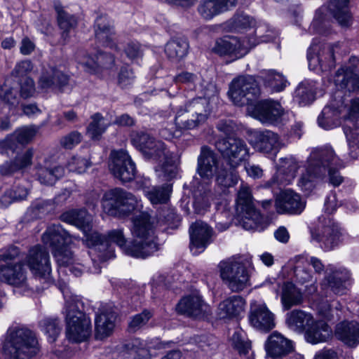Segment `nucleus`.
I'll list each match as a JSON object with an SVG mask.
<instances>
[{"mask_svg":"<svg viewBox=\"0 0 359 359\" xmlns=\"http://www.w3.org/2000/svg\"><path fill=\"white\" fill-rule=\"evenodd\" d=\"M231 24L235 30L240 32L255 27V20L248 15L241 13L233 18Z\"/></svg>","mask_w":359,"mask_h":359,"instance_id":"nucleus-62","label":"nucleus"},{"mask_svg":"<svg viewBox=\"0 0 359 359\" xmlns=\"http://www.w3.org/2000/svg\"><path fill=\"white\" fill-rule=\"evenodd\" d=\"M217 157L212 150L207 146H203L198 157L197 172L202 178L210 179L215 173Z\"/></svg>","mask_w":359,"mask_h":359,"instance_id":"nucleus-37","label":"nucleus"},{"mask_svg":"<svg viewBox=\"0 0 359 359\" xmlns=\"http://www.w3.org/2000/svg\"><path fill=\"white\" fill-rule=\"evenodd\" d=\"M37 130L38 128L35 126H22L17 128L13 134L21 146H25L34 137Z\"/></svg>","mask_w":359,"mask_h":359,"instance_id":"nucleus-59","label":"nucleus"},{"mask_svg":"<svg viewBox=\"0 0 359 359\" xmlns=\"http://www.w3.org/2000/svg\"><path fill=\"white\" fill-rule=\"evenodd\" d=\"M76 58L85 70L91 74L97 73L103 69H111L115 62L111 54L103 52H98L95 58L86 52L80 50L76 53Z\"/></svg>","mask_w":359,"mask_h":359,"instance_id":"nucleus-21","label":"nucleus"},{"mask_svg":"<svg viewBox=\"0 0 359 359\" xmlns=\"http://www.w3.org/2000/svg\"><path fill=\"white\" fill-rule=\"evenodd\" d=\"M25 262L32 273L46 282L50 280L51 266L48 251L41 245L32 247L26 257Z\"/></svg>","mask_w":359,"mask_h":359,"instance_id":"nucleus-14","label":"nucleus"},{"mask_svg":"<svg viewBox=\"0 0 359 359\" xmlns=\"http://www.w3.org/2000/svg\"><path fill=\"white\" fill-rule=\"evenodd\" d=\"M300 168L299 162L294 158H280V165L276 174L267 182L268 187L275 184L278 187L290 184L296 176L297 170Z\"/></svg>","mask_w":359,"mask_h":359,"instance_id":"nucleus-28","label":"nucleus"},{"mask_svg":"<svg viewBox=\"0 0 359 359\" xmlns=\"http://www.w3.org/2000/svg\"><path fill=\"white\" fill-rule=\"evenodd\" d=\"M187 120H196V117L191 116L190 113H188L187 110L182 109V107H180L177 109L175 117V126L180 130H193L199 127L201 125L204 123H196L195 126H190V124L187 123Z\"/></svg>","mask_w":359,"mask_h":359,"instance_id":"nucleus-55","label":"nucleus"},{"mask_svg":"<svg viewBox=\"0 0 359 359\" xmlns=\"http://www.w3.org/2000/svg\"><path fill=\"white\" fill-rule=\"evenodd\" d=\"M101 203L105 213L116 217L128 216L142 206L140 201L134 194L121 188L107 191Z\"/></svg>","mask_w":359,"mask_h":359,"instance_id":"nucleus-5","label":"nucleus"},{"mask_svg":"<svg viewBox=\"0 0 359 359\" xmlns=\"http://www.w3.org/2000/svg\"><path fill=\"white\" fill-rule=\"evenodd\" d=\"M339 47V43L316 44L314 42L308 50L307 58L309 64L318 62L323 72L330 71L335 67L334 52Z\"/></svg>","mask_w":359,"mask_h":359,"instance_id":"nucleus-17","label":"nucleus"},{"mask_svg":"<svg viewBox=\"0 0 359 359\" xmlns=\"http://www.w3.org/2000/svg\"><path fill=\"white\" fill-rule=\"evenodd\" d=\"M294 96L300 105L310 104L315 97L313 85L308 81L302 82L297 87Z\"/></svg>","mask_w":359,"mask_h":359,"instance_id":"nucleus-49","label":"nucleus"},{"mask_svg":"<svg viewBox=\"0 0 359 359\" xmlns=\"http://www.w3.org/2000/svg\"><path fill=\"white\" fill-rule=\"evenodd\" d=\"M131 142L142 154L151 146L155 139L144 131H134L131 133Z\"/></svg>","mask_w":359,"mask_h":359,"instance_id":"nucleus-57","label":"nucleus"},{"mask_svg":"<svg viewBox=\"0 0 359 359\" xmlns=\"http://www.w3.org/2000/svg\"><path fill=\"white\" fill-rule=\"evenodd\" d=\"M91 122L87 127V135L94 140H97L106 131L110 125L100 113H96L91 116Z\"/></svg>","mask_w":359,"mask_h":359,"instance_id":"nucleus-46","label":"nucleus"},{"mask_svg":"<svg viewBox=\"0 0 359 359\" xmlns=\"http://www.w3.org/2000/svg\"><path fill=\"white\" fill-rule=\"evenodd\" d=\"M339 159L331 147L313 149L306 161L305 170L298 180V186L302 191H310L314 187V180L326 173L327 163H338Z\"/></svg>","mask_w":359,"mask_h":359,"instance_id":"nucleus-3","label":"nucleus"},{"mask_svg":"<svg viewBox=\"0 0 359 359\" xmlns=\"http://www.w3.org/2000/svg\"><path fill=\"white\" fill-rule=\"evenodd\" d=\"M94 32L100 44L111 49H118L114 27L106 15L97 17L94 23Z\"/></svg>","mask_w":359,"mask_h":359,"instance_id":"nucleus-29","label":"nucleus"},{"mask_svg":"<svg viewBox=\"0 0 359 359\" xmlns=\"http://www.w3.org/2000/svg\"><path fill=\"white\" fill-rule=\"evenodd\" d=\"M312 239L319 243L325 251L333 250L341 241V233L339 224L330 217L318 218L316 229L311 232Z\"/></svg>","mask_w":359,"mask_h":359,"instance_id":"nucleus-9","label":"nucleus"},{"mask_svg":"<svg viewBox=\"0 0 359 359\" xmlns=\"http://www.w3.org/2000/svg\"><path fill=\"white\" fill-rule=\"evenodd\" d=\"M336 337L350 348L359 345V323L356 321H343L336 326Z\"/></svg>","mask_w":359,"mask_h":359,"instance_id":"nucleus-35","label":"nucleus"},{"mask_svg":"<svg viewBox=\"0 0 359 359\" xmlns=\"http://www.w3.org/2000/svg\"><path fill=\"white\" fill-rule=\"evenodd\" d=\"M334 83L340 89L346 90L348 92L359 90V74L351 68L346 69L341 68L337 70Z\"/></svg>","mask_w":359,"mask_h":359,"instance_id":"nucleus-38","label":"nucleus"},{"mask_svg":"<svg viewBox=\"0 0 359 359\" xmlns=\"http://www.w3.org/2000/svg\"><path fill=\"white\" fill-rule=\"evenodd\" d=\"M236 212L243 219V226L247 230L259 229L262 217L255 208L250 187L242 183L236 201Z\"/></svg>","mask_w":359,"mask_h":359,"instance_id":"nucleus-7","label":"nucleus"},{"mask_svg":"<svg viewBox=\"0 0 359 359\" xmlns=\"http://www.w3.org/2000/svg\"><path fill=\"white\" fill-rule=\"evenodd\" d=\"M147 182H144L142 186L144 192L147 198L152 204L165 203L169 200V191L168 187H153L151 188L147 187Z\"/></svg>","mask_w":359,"mask_h":359,"instance_id":"nucleus-47","label":"nucleus"},{"mask_svg":"<svg viewBox=\"0 0 359 359\" xmlns=\"http://www.w3.org/2000/svg\"><path fill=\"white\" fill-rule=\"evenodd\" d=\"M215 146L232 168L238 167L250 156L249 148L246 142L239 137H229L218 139Z\"/></svg>","mask_w":359,"mask_h":359,"instance_id":"nucleus-8","label":"nucleus"},{"mask_svg":"<svg viewBox=\"0 0 359 359\" xmlns=\"http://www.w3.org/2000/svg\"><path fill=\"white\" fill-rule=\"evenodd\" d=\"M0 283L20 290L23 292L30 290L27 282V271L22 262L0 264Z\"/></svg>","mask_w":359,"mask_h":359,"instance_id":"nucleus-13","label":"nucleus"},{"mask_svg":"<svg viewBox=\"0 0 359 359\" xmlns=\"http://www.w3.org/2000/svg\"><path fill=\"white\" fill-rule=\"evenodd\" d=\"M189 233V248L193 255H198L203 252L212 243V229L202 221H197L191 224Z\"/></svg>","mask_w":359,"mask_h":359,"instance_id":"nucleus-19","label":"nucleus"},{"mask_svg":"<svg viewBox=\"0 0 359 359\" xmlns=\"http://www.w3.org/2000/svg\"><path fill=\"white\" fill-rule=\"evenodd\" d=\"M62 222L72 224L83 233H88L92 229L93 218L86 210H72L60 215Z\"/></svg>","mask_w":359,"mask_h":359,"instance_id":"nucleus-36","label":"nucleus"},{"mask_svg":"<svg viewBox=\"0 0 359 359\" xmlns=\"http://www.w3.org/2000/svg\"><path fill=\"white\" fill-rule=\"evenodd\" d=\"M86 237V242L88 247L97 248L100 250H107V239L106 235L101 234L97 231L83 233Z\"/></svg>","mask_w":359,"mask_h":359,"instance_id":"nucleus-58","label":"nucleus"},{"mask_svg":"<svg viewBox=\"0 0 359 359\" xmlns=\"http://www.w3.org/2000/svg\"><path fill=\"white\" fill-rule=\"evenodd\" d=\"M38 180L43 184L53 185L65 175V168L61 165L46 168L41 165L36 167Z\"/></svg>","mask_w":359,"mask_h":359,"instance_id":"nucleus-45","label":"nucleus"},{"mask_svg":"<svg viewBox=\"0 0 359 359\" xmlns=\"http://www.w3.org/2000/svg\"><path fill=\"white\" fill-rule=\"evenodd\" d=\"M336 97L340 98L337 100L336 98L332 100L330 103L325 106L321 114L318 117V126L325 130L334 128L339 124V117L340 114L346 111V105L341 100L343 95L341 91L336 93Z\"/></svg>","mask_w":359,"mask_h":359,"instance_id":"nucleus-20","label":"nucleus"},{"mask_svg":"<svg viewBox=\"0 0 359 359\" xmlns=\"http://www.w3.org/2000/svg\"><path fill=\"white\" fill-rule=\"evenodd\" d=\"M43 243L51 249L52 252L72 241V236L60 224L47 227L41 236Z\"/></svg>","mask_w":359,"mask_h":359,"instance_id":"nucleus-30","label":"nucleus"},{"mask_svg":"<svg viewBox=\"0 0 359 359\" xmlns=\"http://www.w3.org/2000/svg\"><path fill=\"white\" fill-rule=\"evenodd\" d=\"M359 97L351 100L344 116L343 130L348 146L349 156L359 159Z\"/></svg>","mask_w":359,"mask_h":359,"instance_id":"nucleus-10","label":"nucleus"},{"mask_svg":"<svg viewBox=\"0 0 359 359\" xmlns=\"http://www.w3.org/2000/svg\"><path fill=\"white\" fill-rule=\"evenodd\" d=\"M234 169L231 168L229 170L224 169L218 171L216 176L217 184L224 189L236 185L239 177Z\"/></svg>","mask_w":359,"mask_h":359,"instance_id":"nucleus-54","label":"nucleus"},{"mask_svg":"<svg viewBox=\"0 0 359 359\" xmlns=\"http://www.w3.org/2000/svg\"><path fill=\"white\" fill-rule=\"evenodd\" d=\"M245 302L238 295H233L224 299L218 306V315L221 318L239 316L245 308Z\"/></svg>","mask_w":359,"mask_h":359,"instance_id":"nucleus-39","label":"nucleus"},{"mask_svg":"<svg viewBox=\"0 0 359 359\" xmlns=\"http://www.w3.org/2000/svg\"><path fill=\"white\" fill-rule=\"evenodd\" d=\"M20 146L15 135L11 133L0 140V154L8 156L15 154Z\"/></svg>","mask_w":359,"mask_h":359,"instance_id":"nucleus-60","label":"nucleus"},{"mask_svg":"<svg viewBox=\"0 0 359 359\" xmlns=\"http://www.w3.org/2000/svg\"><path fill=\"white\" fill-rule=\"evenodd\" d=\"M349 0H330L329 10L338 23L342 27H348L351 22V15L348 8Z\"/></svg>","mask_w":359,"mask_h":359,"instance_id":"nucleus-41","label":"nucleus"},{"mask_svg":"<svg viewBox=\"0 0 359 359\" xmlns=\"http://www.w3.org/2000/svg\"><path fill=\"white\" fill-rule=\"evenodd\" d=\"M54 7L57 15L58 26L62 30V39L65 43L69 39V32L77 25V19L74 15L65 11L59 4L55 3Z\"/></svg>","mask_w":359,"mask_h":359,"instance_id":"nucleus-42","label":"nucleus"},{"mask_svg":"<svg viewBox=\"0 0 359 359\" xmlns=\"http://www.w3.org/2000/svg\"><path fill=\"white\" fill-rule=\"evenodd\" d=\"M264 348L267 358L281 359L293 351V345L292 341L275 331L268 337Z\"/></svg>","mask_w":359,"mask_h":359,"instance_id":"nucleus-25","label":"nucleus"},{"mask_svg":"<svg viewBox=\"0 0 359 359\" xmlns=\"http://www.w3.org/2000/svg\"><path fill=\"white\" fill-rule=\"evenodd\" d=\"M150 144L143 155L148 159L158 162V165L155 168L156 176L163 181H168L175 177L177 167L175 164L174 153L160 140H155Z\"/></svg>","mask_w":359,"mask_h":359,"instance_id":"nucleus-6","label":"nucleus"},{"mask_svg":"<svg viewBox=\"0 0 359 359\" xmlns=\"http://www.w3.org/2000/svg\"><path fill=\"white\" fill-rule=\"evenodd\" d=\"M182 109L190 113L196 120H187V123L195 126L196 123H205L211 113L210 100L205 97H198L189 101Z\"/></svg>","mask_w":359,"mask_h":359,"instance_id":"nucleus-32","label":"nucleus"},{"mask_svg":"<svg viewBox=\"0 0 359 359\" xmlns=\"http://www.w3.org/2000/svg\"><path fill=\"white\" fill-rule=\"evenodd\" d=\"M210 194L204 189L195 191L194 193L193 208L197 215H204L208 211L210 206Z\"/></svg>","mask_w":359,"mask_h":359,"instance_id":"nucleus-51","label":"nucleus"},{"mask_svg":"<svg viewBox=\"0 0 359 359\" xmlns=\"http://www.w3.org/2000/svg\"><path fill=\"white\" fill-rule=\"evenodd\" d=\"M198 11L205 20H211L223 13L217 0H204L199 4Z\"/></svg>","mask_w":359,"mask_h":359,"instance_id":"nucleus-52","label":"nucleus"},{"mask_svg":"<svg viewBox=\"0 0 359 359\" xmlns=\"http://www.w3.org/2000/svg\"><path fill=\"white\" fill-rule=\"evenodd\" d=\"M132 233L136 238L133 241H136L138 245L142 246L144 250H147V245L150 243L155 244L156 250H158V245L156 242L154 235V228L151 222V218L148 213L141 212L139 215L133 218Z\"/></svg>","mask_w":359,"mask_h":359,"instance_id":"nucleus-16","label":"nucleus"},{"mask_svg":"<svg viewBox=\"0 0 359 359\" xmlns=\"http://www.w3.org/2000/svg\"><path fill=\"white\" fill-rule=\"evenodd\" d=\"M280 300L284 309L289 310L303 302V295L292 283L287 282L282 287Z\"/></svg>","mask_w":359,"mask_h":359,"instance_id":"nucleus-43","label":"nucleus"},{"mask_svg":"<svg viewBox=\"0 0 359 359\" xmlns=\"http://www.w3.org/2000/svg\"><path fill=\"white\" fill-rule=\"evenodd\" d=\"M81 308L82 302L75 298L67 301L66 337L72 342L85 341L92 332L90 319Z\"/></svg>","mask_w":359,"mask_h":359,"instance_id":"nucleus-4","label":"nucleus"},{"mask_svg":"<svg viewBox=\"0 0 359 359\" xmlns=\"http://www.w3.org/2000/svg\"><path fill=\"white\" fill-rule=\"evenodd\" d=\"M232 344L238 353L245 355L250 348V342L246 339L245 334L241 331H236L232 336Z\"/></svg>","mask_w":359,"mask_h":359,"instance_id":"nucleus-64","label":"nucleus"},{"mask_svg":"<svg viewBox=\"0 0 359 359\" xmlns=\"http://www.w3.org/2000/svg\"><path fill=\"white\" fill-rule=\"evenodd\" d=\"M55 203L51 200L39 199L31 205L30 210L35 217L41 218L55 210Z\"/></svg>","mask_w":359,"mask_h":359,"instance_id":"nucleus-56","label":"nucleus"},{"mask_svg":"<svg viewBox=\"0 0 359 359\" xmlns=\"http://www.w3.org/2000/svg\"><path fill=\"white\" fill-rule=\"evenodd\" d=\"M106 237L107 239V250L109 253L113 252V250L110 249L111 243L116 244L126 255L135 258L145 259L152 255L156 250V247L153 243L148 244L147 250L142 249V246L138 245L136 241H132L127 244L126 238L121 229L108 231Z\"/></svg>","mask_w":359,"mask_h":359,"instance_id":"nucleus-12","label":"nucleus"},{"mask_svg":"<svg viewBox=\"0 0 359 359\" xmlns=\"http://www.w3.org/2000/svg\"><path fill=\"white\" fill-rule=\"evenodd\" d=\"M261 92L256 80L251 76L233 79L228 95L235 105L246 106L247 113L263 123H277L283 114L280 104L273 100L258 101Z\"/></svg>","mask_w":359,"mask_h":359,"instance_id":"nucleus-1","label":"nucleus"},{"mask_svg":"<svg viewBox=\"0 0 359 359\" xmlns=\"http://www.w3.org/2000/svg\"><path fill=\"white\" fill-rule=\"evenodd\" d=\"M69 83V76L55 67H49L42 72L39 87L43 90H62Z\"/></svg>","mask_w":359,"mask_h":359,"instance_id":"nucleus-31","label":"nucleus"},{"mask_svg":"<svg viewBox=\"0 0 359 359\" xmlns=\"http://www.w3.org/2000/svg\"><path fill=\"white\" fill-rule=\"evenodd\" d=\"M327 324L323 321H314L305 332L306 341L311 344H316L325 341L326 337L322 331H326Z\"/></svg>","mask_w":359,"mask_h":359,"instance_id":"nucleus-50","label":"nucleus"},{"mask_svg":"<svg viewBox=\"0 0 359 359\" xmlns=\"http://www.w3.org/2000/svg\"><path fill=\"white\" fill-rule=\"evenodd\" d=\"M264 85L273 92H280L285 89L287 80L280 73L274 70L267 71L263 76Z\"/></svg>","mask_w":359,"mask_h":359,"instance_id":"nucleus-48","label":"nucleus"},{"mask_svg":"<svg viewBox=\"0 0 359 359\" xmlns=\"http://www.w3.org/2000/svg\"><path fill=\"white\" fill-rule=\"evenodd\" d=\"M219 266L221 277L232 292L242 291L249 285L248 270L242 262L229 259L222 262Z\"/></svg>","mask_w":359,"mask_h":359,"instance_id":"nucleus-11","label":"nucleus"},{"mask_svg":"<svg viewBox=\"0 0 359 359\" xmlns=\"http://www.w3.org/2000/svg\"><path fill=\"white\" fill-rule=\"evenodd\" d=\"M35 334L26 327H10L3 343V352L11 359H29L37 352Z\"/></svg>","mask_w":359,"mask_h":359,"instance_id":"nucleus-2","label":"nucleus"},{"mask_svg":"<svg viewBox=\"0 0 359 359\" xmlns=\"http://www.w3.org/2000/svg\"><path fill=\"white\" fill-rule=\"evenodd\" d=\"M249 320L258 330L269 332L275 327V317L264 303L255 302L250 305Z\"/></svg>","mask_w":359,"mask_h":359,"instance_id":"nucleus-22","label":"nucleus"},{"mask_svg":"<svg viewBox=\"0 0 359 359\" xmlns=\"http://www.w3.org/2000/svg\"><path fill=\"white\" fill-rule=\"evenodd\" d=\"M350 278L351 274L346 269L332 264L327 266L325 279L334 294L338 295L346 294L351 285Z\"/></svg>","mask_w":359,"mask_h":359,"instance_id":"nucleus-23","label":"nucleus"},{"mask_svg":"<svg viewBox=\"0 0 359 359\" xmlns=\"http://www.w3.org/2000/svg\"><path fill=\"white\" fill-rule=\"evenodd\" d=\"M67 166L70 172L81 174L90 166V163L86 158L74 156L69 160Z\"/></svg>","mask_w":359,"mask_h":359,"instance_id":"nucleus-63","label":"nucleus"},{"mask_svg":"<svg viewBox=\"0 0 359 359\" xmlns=\"http://www.w3.org/2000/svg\"><path fill=\"white\" fill-rule=\"evenodd\" d=\"M116 317V313L111 309H104L96 316L95 321V337L96 339L102 340L112 334Z\"/></svg>","mask_w":359,"mask_h":359,"instance_id":"nucleus-34","label":"nucleus"},{"mask_svg":"<svg viewBox=\"0 0 359 359\" xmlns=\"http://www.w3.org/2000/svg\"><path fill=\"white\" fill-rule=\"evenodd\" d=\"M249 47L245 41H241L235 36H225L215 41L213 52L220 55H229L236 59L244 56Z\"/></svg>","mask_w":359,"mask_h":359,"instance_id":"nucleus-27","label":"nucleus"},{"mask_svg":"<svg viewBox=\"0 0 359 359\" xmlns=\"http://www.w3.org/2000/svg\"><path fill=\"white\" fill-rule=\"evenodd\" d=\"M175 309L179 314L198 319L204 318L211 313L210 306L198 294L183 297L176 305Z\"/></svg>","mask_w":359,"mask_h":359,"instance_id":"nucleus-18","label":"nucleus"},{"mask_svg":"<svg viewBox=\"0 0 359 359\" xmlns=\"http://www.w3.org/2000/svg\"><path fill=\"white\" fill-rule=\"evenodd\" d=\"M252 137V147L262 153L276 154L284 147L278 135L271 130L256 131Z\"/></svg>","mask_w":359,"mask_h":359,"instance_id":"nucleus-26","label":"nucleus"},{"mask_svg":"<svg viewBox=\"0 0 359 359\" xmlns=\"http://www.w3.org/2000/svg\"><path fill=\"white\" fill-rule=\"evenodd\" d=\"M39 325L49 340L51 342L55 341L61 330L60 320L57 318H45L39 322Z\"/></svg>","mask_w":359,"mask_h":359,"instance_id":"nucleus-53","label":"nucleus"},{"mask_svg":"<svg viewBox=\"0 0 359 359\" xmlns=\"http://www.w3.org/2000/svg\"><path fill=\"white\" fill-rule=\"evenodd\" d=\"M67 245L66 244L52 252L60 266H69L74 262L73 253Z\"/></svg>","mask_w":359,"mask_h":359,"instance_id":"nucleus-61","label":"nucleus"},{"mask_svg":"<svg viewBox=\"0 0 359 359\" xmlns=\"http://www.w3.org/2000/svg\"><path fill=\"white\" fill-rule=\"evenodd\" d=\"M109 167L112 175L123 183L132 181L136 175L135 164L124 150L111 153V161Z\"/></svg>","mask_w":359,"mask_h":359,"instance_id":"nucleus-15","label":"nucleus"},{"mask_svg":"<svg viewBox=\"0 0 359 359\" xmlns=\"http://www.w3.org/2000/svg\"><path fill=\"white\" fill-rule=\"evenodd\" d=\"M189 48V42L185 38H174L165 44V53L170 59L180 60L187 55Z\"/></svg>","mask_w":359,"mask_h":359,"instance_id":"nucleus-44","label":"nucleus"},{"mask_svg":"<svg viewBox=\"0 0 359 359\" xmlns=\"http://www.w3.org/2000/svg\"><path fill=\"white\" fill-rule=\"evenodd\" d=\"M33 156L34 150L31 148L17 154L13 159L6 161L0 165V174L3 176H11L23 170L32 164Z\"/></svg>","mask_w":359,"mask_h":359,"instance_id":"nucleus-33","label":"nucleus"},{"mask_svg":"<svg viewBox=\"0 0 359 359\" xmlns=\"http://www.w3.org/2000/svg\"><path fill=\"white\" fill-rule=\"evenodd\" d=\"M275 207L280 214L299 215L305 208V202L299 194L291 189H286L276 197Z\"/></svg>","mask_w":359,"mask_h":359,"instance_id":"nucleus-24","label":"nucleus"},{"mask_svg":"<svg viewBox=\"0 0 359 359\" xmlns=\"http://www.w3.org/2000/svg\"><path fill=\"white\" fill-rule=\"evenodd\" d=\"M313 318L310 314L302 310L294 309L287 314L286 322L292 330L302 332L312 324Z\"/></svg>","mask_w":359,"mask_h":359,"instance_id":"nucleus-40","label":"nucleus"}]
</instances>
